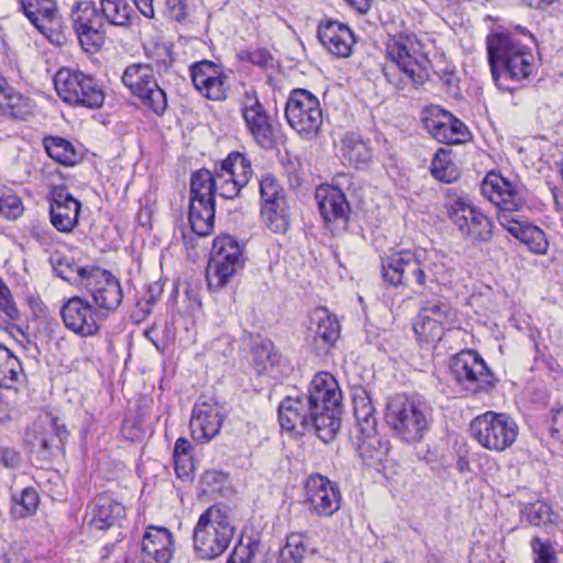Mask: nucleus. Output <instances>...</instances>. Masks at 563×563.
Returning a JSON list of instances; mask_svg holds the SVG:
<instances>
[{
	"instance_id": "obj_1",
	"label": "nucleus",
	"mask_w": 563,
	"mask_h": 563,
	"mask_svg": "<svg viewBox=\"0 0 563 563\" xmlns=\"http://www.w3.org/2000/svg\"><path fill=\"white\" fill-rule=\"evenodd\" d=\"M341 413L342 393L328 372L316 374L306 394L288 395L278 408L283 429L298 433L313 431L325 443L336 435Z\"/></svg>"
},
{
	"instance_id": "obj_2",
	"label": "nucleus",
	"mask_w": 563,
	"mask_h": 563,
	"mask_svg": "<svg viewBox=\"0 0 563 563\" xmlns=\"http://www.w3.org/2000/svg\"><path fill=\"white\" fill-rule=\"evenodd\" d=\"M516 33H496L487 38L488 62L494 80L504 87L501 79L521 81L533 71V55L531 49L518 38L523 34L528 41L534 42L533 36L525 27L516 26Z\"/></svg>"
},
{
	"instance_id": "obj_3",
	"label": "nucleus",
	"mask_w": 563,
	"mask_h": 563,
	"mask_svg": "<svg viewBox=\"0 0 563 563\" xmlns=\"http://www.w3.org/2000/svg\"><path fill=\"white\" fill-rule=\"evenodd\" d=\"M235 533L227 506L214 504L198 518L194 528V550L201 560H213L222 555Z\"/></svg>"
},
{
	"instance_id": "obj_4",
	"label": "nucleus",
	"mask_w": 563,
	"mask_h": 563,
	"mask_svg": "<svg viewBox=\"0 0 563 563\" xmlns=\"http://www.w3.org/2000/svg\"><path fill=\"white\" fill-rule=\"evenodd\" d=\"M385 420L395 435L406 443L421 442L430 429L431 408L405 394L390 397L386 404Z\"/></svg>"
},
{
	"instance_id": "obj_5",
	"label": "nucleus",
	"mask_w": 563,
	"mask_h": 563,
	"mask_svg": "<svg viewBox=\"0 0 563 563\" xmlns=\"http://www.w3.org/2000/svg\"><path fill=\"white\" fill-rule=\"evenodd\" d=\"M470 432L481 446L504 452L516 442L519 429L509 415L487 411L472 420Z\"/></svg>"
},
{
	"instance_id": "obj_6",
	"label": "nucleus",
	"mask_w": 563,
	"mask_h": 563,
	"mask_svg": "<svg viewBox=\"0 0 563 563\" xmlns=\"http://www.w3.org/2000/svg\"><path fill=\"white\" fill-rule=\"evenodd\" d=\"M57 95L67 103L98 109L103 104L104 92L96 78L77 69L62 68L54 77Z\"/></svg>"
},
{
	"instance_id": "obj_7",
	"label": "nucleus",
	"mask_w": 563,
	"mask_h": 563,
	"mask_svg": "<svg viewBox=\"0 0 563 563\" xmlns=\"http://www.w3.org/2000/svg\"><path fill=\"white\" fill-rule=\"evenodd\" d=\"M444 208L460 233L473 243L488 242L494 235L490 219L475 208L468 198L456 194L446 195Z\"/></svg>"
},
{
	"instance_id": "obj_8",
	"label": "nucleus",
	"mask_w": 563,
	"mask_h": 563,
	"mask_svg": "<svg viewBox=\"0 0 563 563\" xmlns=\"http://www.w3.org/2000/svg\"><path fill=\"white\" fill-rule=\"evenodd\" d=\"M78 284L87 297L100 310L106 319L114 312L123 300V291L119 279L110 272L99 267L80 268Z\"/></svg>"
},
{
	"instance_id": "obj_9",
	"label": "nucleus",
	"mask_w": 563,
	"mask_h": 563,
	"mask_svg": "<svg viewBox=\"0 0 563 563\" xmlns=\"http://www.w3.org/2000/svg\"><path fill=\"white\" fill-rule=\"evenodd\" d=\"M244 262L243 249L233 236L216 238L206 274L209 287L214 289L224 287L230 278L243 267Z\"/></svg>"
},
{
	"instance_id": "obj_10",
	"label": "nucleus",
	"mask_w": 563,
	"mask_h": 563,
	"mask_svg": "<svg viewBox=\"0 0 563 563\" xmlns=\"http://www.w3.org/2000/svg\"><path fill=\"white\" fill-rule=\"evenodd\" d=\"M285 117L288 124L307 140L318 135L323 122L318 98L305 89L291 91L286 103Z\"/></svg>"
},
{
	"instance_id": "obj_11",
	"label": "nucleus",
	"mask_w": 563,
	"mask_h": 563,
	"mask_svg": "<svg viewBox=\"0 0 563 563\" xmlns=\"http://www.w3.org/2000/svg\"><path fill=\"white\" fill-rule=\"evenodd\" d=\"M122 82L145 107L157 115L164 114L167 108V98L154 78L152 65L132 64L128 66L122 75Z\"/></svg>"
},
{
	"instance_id": "obj_12",
	"label": "nucleus",
	"mask_w": 563,
	"mask_h": 563,
	"mask_svg": "<svg viewBox=\"0 0 563 563\" xmlns=\"http://www.w3.org/2000/svg\"><path fill=\"white\" fill-rule=\"evenodd\" d=\"M60 317L66 329L82 338L98 334L106 320L102 310L89 298L80 296H74L62 305Z\"/></svg>"
},
{
	"instance_id": "obj_13",
	"label": "nucleus",
	"mask_w": 563,
	"mask_h": 563,
	"mask_svg": "<svg viewBox=\"0 0 563 563\" xmlns=\"http://www.w3.org/2000/svg\"><path fill=\"white\" fill-rule=\"evenodd\" d=\"M451 371L455 379L471 393L492 389L496 377L485 361L475 351H462L452 360Z\"/></svg>"
},
{
	"instance_id": "obj_14",
	"label": "nucleus",
	"mask_w": 563,
	"mask_h": 563,
	"mask_svg": "<svg viewBox=\"0 0 563 563\" xmlns=\"http://www.w3.org/2000/svg\"><path fill=\"white\" fill-rule=\"evenodd\" d=\"M419 250L400 251L382 260V277L394 287H424Z\"/></svg>"
},
{
	"instance_id": "obj_15",
	"label": "nucleus",
	"mask_w": 563,
	"mask_h": 563,
	"mask_svg": "<svg viewBox=\"0 0 563 563\" xmlns=\"http://www.w3.org/2000/svg\"><path fill=\"white\" fill-rule=\"evenodd\" d=\"M481 191L485 198L498 208V216L518 211L526 201V190L521 184L511 181L494 172L485 176Z\"/></svg>"
},
{
	"instance_id": "obj_16",
	"label": "nucleus",
	"mask_w": 563,
	"mask_h": 563,
	"mask_svg": "<svg viewBox=\"0 0 563 563\" xmlns=\"http://www.w3.org/2000/svg\"><path fill=\"white\" fill-rule=\"evenodd\" d=\"M71 21L81 46L86 51H98L104 43V20L91 1H79L71 10Z\"/></svg>"
},
{
	"instance_id": "obj_17",
	"label": "nucleus",
	"mask_w": 563,
	"mask_h": 563,
	"mask_svg": "<svg viewBox=\"0 0 563 563\" xmlns=\"http://www.w3.org/2000/svg\"><path fill=\"white\" fill-rule=\"evenodd\" d=\"M305 495L309 511L319 517H331L341 507V493L325 476L312 474L306 479Z\"/></svg>"
},
{
	"instance_id": "obj_18",
	"label": "nucleus",
	"mask_w": 563,
	"mask_h": 563,
	"mask_svg": "<svg viewBox=\"0 0 563 563\" xmlns=\"http://www.w3.org/2000/svg\"><path fill=\"white\" fill-rule=\"evenodd\" d=\"M243 119L255 142L263 148H272L276 143V130L264 106L255 93L246 92Z\"/></svg>"
},
{
	"instance_id": "obj_19",
	"label": "nucleus",
	"mask_w": 563,
	"mask_h": 563,
	"mask_svg": "<svg viewBox=\"0 0 563 563\" xmlns=\"http://www.w3.org/2000/svg\"><path fill=\"white\" fill-rule=\"evenodd\" d=\"M221 426L222 416L214 397L200 396L194 406L190 419L192 438L200 442H208L220 432Z\"/></svg>"
},
{
	"instance_id": "obj_20",
	"label": "nucleus",
	"mask_w": 563,
	"mask_h": 563,
	"mask_svg": "<svg viewBox=\"0 0 563 563\" xmlns=\"http://www.w3.org/2000/svg\"><path fill=\"white\" fill-rule=\"evenodd\" d=\"M87 526L91 532L121 528L126 517L125 507L109 495H98L89 505Z\"/></svg>"
},
{
	"instance_id": "obj_21",
	"label": "nucleus",
	"mask_w": 563,
	"mask_h": 563,
	"mask_svg": "<svg viewBox=\"0 0 563 563\" xmlns=\"http://www.w3.org/2000/svg\"><path fill=\"white\" fill-rule=\"evenodd\" d=\"M422 121L424 129L440 143L460 144L470 135L462 121L439 107L430 109Z\"/></svg>"
},
{
	"instance_id": "obj_22",
	"label": "nucleus",
	"mask_w": 563,
	"mask_h": 563,
	"mask_svg": "<svg viewBox=\"0 0 563 563\" xmlns=\"http://www.w3.org/2000/svg\"><path fill=\"white\" fill-rule=\"evenodd\" d=\"M81 203L65 186H55L49 192V219L53 227L64 233L71 232L78 224Z\"/></svg>"
},
{
	"instance_id": "obj_23",
	"label": "nucleus",
	"mask_w": 563,
	"mask_h": 563,
	"mask_svg": "<svg viewBox=\"0 0 563 563\" xmlns=\"http://www.w3.org/2000/svg\"><path fill=\"white\" fill-rule=\"evenodd\" d=\"M316 199L325 224L332 231L345 230L351 208L344 192L335 187L318 188Z\"/></svg>"
},
{
	"instance_id": "obj_24",
	"label": "nucleus",
	"mask_w": 563,
	"mask_h": 563,
	"mask_svg": "<svg viewBox=\"0 0 563 563\" xmlns=\"http://www.w3.org/2000/svg\"><path fill=\"white\" fill-rule=\"evenodd\" d=\"M190 70L192 84L203 97L217 101L225 98V77L220 66L205 59L194 64Z\"/></svg>"
},
{
	"instance_id": "obj_25",
	"label": "nucleus",
	"mask_w": 563,
	"mask_h": 563,
	"mask_svg": "<svg viewBox=\"0 0 563 563\" xmlns=\"http://www.w3.org/2000/svg\"><path fill=\"white\" fill-rule=\"evenodd\" d=\"M318 37L322 45L338 57L350 56L355 44L352 30L338 21L321 22L318 27Z\"/></svg>"
},
{
	"instance_id": "obj_26",
	"label": "nucleus",
	"mask_w": 563,
	"mask_h": 563,
	"mask_svg": "<svg viewBox=\"0 0 563 563\" xmlns=\"http://www.w3.org/2000/svg\"><path fill=\"white\" fill-rule=\"evenodd\" d=\"M308 333L317 349H329L340 335V324L327 308L318 307L310 314Z\"/></svg>"
},
{
	"instance_id": "obj_27",
	"label": "nucleus",
	"mask_w": 563,
	"mask_h": 563,
	"mask_svg": "<svg viewBox=\"0 0 563 563\" xmlns=\"http://www.w3.org/2000/svg\"><path fill=\"white\" fill-rule=\"evenodd\" d=\"M498 221L503 228L514 238L527 245L531 252L536 254H544L547 252L549 243L544 232L540 228L527 222H520L518 219L507 213H500Z\"/></svg>"
},
{
	"instance_id": "obj_28",
	"label": "nucleus",
	"mask_w": 563,
	"mask_h": 563,
	"mask_svg": "<svg viewBox=\"0 0 563 563\" xmlns=\"http://www.w3.org/2000/svg\"><path fill=\"white\" fill-rule=\"evenodd\" d=\"M20 10L43 34L51 32L52 26L59 20L56 0H20Z\"/></svg>"
},
{
	"instance_id": "obj_29",
	"label": "nucleus",
	"mask_w": 563,
	"mask_h": 563,
	"mask_svg": "<svg viewBox=\"0 0 563 563\" xmlns=\"http://www.w3.org/2000/svg\"><path fill=\"white\" fill-rule=\"evenodd\" d=\"M387 56L390 59L389 68L396 67L399 69L404 77L413 85L423 82L424 76L420 63L402 41L394 40L389 43L387 45Z\"/></svg>"
},
{
	"instance_id": "obj_30",
	"label": "nucleus",
	"mask_w": 563,
	"mask_h": 563,
	"mask_svg": "<svg viewBox=\"0 0 563 563\" xmlns=\"http://www.w3.org/2000/svg\"><path fill=\"white\" fill-rule=\"evenodd\" d=\"M0 113L10 119L25 120L31 113L30 100L7 85L1 77Z\"/></svg>"
},
{
	"instance_id": "obj_31",
	"label": "nucleus",
	"mask_w": 563,
	"mask_h": 563,
	"mask_svg": "<svg viewBox=\"0 0 563 563\" xmlns=\"http://www.w3.org/2000/svg\"><path fill=\"white\" fill-rule=\"evenodd\" d=\"M341 152L343 159L355 168L367 166L373 156L368 142L355 133H350L342 139Z\"/></svg>"
},
{
	"instance_id": "obj_32",
	"label": "nucleus",
	"mask_w": 563,
	"mask_h": 563,
	"mask_svg": "<svg viewBox=\"0 0 563 563\" xmlns=\"http://www.w3.org/2000/svg\"><path fill=\"white\" fill-rule=\"evenodd\" d=\"M68 432L59 419L54 417L49 419L48 429L40 434H35L33 440H30L32 448L37 450L46 459L51 455L53 449H59L64 445Z\"/></svg>"
},
{
	"instance_id": "obj_33",
	"label": "nucleus",
	"mask_w": 563,
	"mask_h": 563,
	"mask_svg": "<svg viewBox=\"0 0 563 563\" xmlns=\"http://www.w3.org/2000/svg\"><path fill=\"white\" fill-rule=\"evenodd\" d=\"M421 268L424 273V286L428 283L446 284L451 271L444 263V256L435 251L419 250Z\"/></svg>"
},
{
	"instance_id": "obj_34",
	"label": "nucleus",
	"mask_w": 563,
	"mask_h": 563,
	"mask_svg": "<svg viewBox=\"0 0 563 563\" xmlns=\"http://www.w3.org/2000/svg\"><path fill=\"white\" fill-rule=\"evenodd\" d=\"M103 20L120 27H130L137 18L128 0H100Z\"/></svg>"
},
{
	"instance_id": "obj_35",
	"label": "nucleus",
	"mask_w": 563,
	"mask_h": 563,
	"mask_svg": "<svg viewBox=\"0 0 563 563\" xmlns=\"http://www.w3.org/2000/svg\"><path fill=\"white\" fill-rule=\"evenodd\" d=\"M354 415L362 432H374L376 428L375 408L369 393L362 386L353 388Z\"/></svg>"
},
{
	"instance_id": "obj_36",
	"label": "nucleus",
	"mask_w": 563,
	"mask_h": 563,
	"mask_svg": "<svg viewBox=\"0 0 563 563\" xmlns=\"http://www.w3.org/2000/svg\"><path fill=\"white\" fill-rule=\"evenodd\" d=\"M362 433L364 439L360 444V456L363 463L369 467L382 465L389 452V442L383 441L375 431Z\"/></svg>"
},
{
	"instance_id": "obj_37",
	"label": "nucleus",
	"mask_w": 563,
	"mask_h": 563,
	"mask_svg": "<svg viewBox=\"0 0 563 563\" xmlns=\"http://www.w3.org/2000/svg\"><path fill=\"white\" fill-rule=\"evenodd\" d=\"M205 201L189 203V223L192 231L200 236L209 235L214 224V203Z\"/></svg>"
},
{
	"instance_id": "obj_38",
	"label": "nucleus",
	"mask_w": 563,
	"mask_h": 563,
	"mask_svg": "<svg viewBox=\"0 0 563 563\" xmlns=\"http://www.w3.org/2000/svg\"><path fill=\"white\" fill-rule=\"evenodd\" d=\"M43 145L47 155L62 165L74 166L80 161V154L66 139L46 136L43 140Z\"/></svg>"
},
{
	"instance_id": "obj_39",
	"label": "nucleus",
	"mask_w": 563,
	"mask_h": 563,
	"mask_svg": "<svg viewBox=\"0 0 563 563\" xmlns=\"http://www.w3.org/2000/svg\"><path fill=\"white\" fill-rule=\"evenodd\" d=\"M261 214L265 225L275 233L287 232L290 224L289 205L287 201L262 205Z\"/></svg>"
},
{
	"instance_id": "obj_40",
	"label": "nucleus",
	"mask_w": 563,
	"mask_h": 563,
	"mask_svg": "<svg viewBox=\"0 0 563 563\" xmlns=\"http://www.w3.org/2000/svg\"><path fill=\"white\" fill-rule=\"evenodd\" d=\"M216 179L213 174L208 169H199L191 176L190 183V202H206L214 203V196L217 192Z\"/></svg>"
},
{
	"instance_id": "obj_41",
	"label": "nucleus",
	"mask_w": 563,
	"mask_h": 563,
	"mask_svg": "<svg viewBox=\"0 0 563 563\" xmlns=\"http://www.w3.org/2000/svg\"><path fill=\"white\" fill-rule=\"evenodd\" d=\"M23 374L20 360L0 344V388H14Z\"/></svg>"
},
{
	"instance_id": "obj_42",
	"label": "nucleus",
	"mask_w": 563,
	"mask_h": 563,
	"mask_svg": "<svg viewBox=\"0 0 563 563\" xmlns=\"http://www.w3.org/2000/svg\"><path fill=\"white\" fill-rule=\"evenodd\" d=\"M420 312L431 319L441 321L448 328H452L456 322L455 310L451 307L448 299L443 297H432L421 303Z\"/></svg>"
},
{
	"instance_id": "obj_43",
	"label": "nucleus",
	"mask_w": 563,
	"mask_h": 563,
	"mask_svg": "<svg viewBox=\"0 0 563 563\" xmlns=\"http://www.w3.org/2000/svg\"><path fill=\"white\" fill-rule=\"evenodd\" d=\"M449 328L439 320L419 312L413 321V331L421 343L438 342Z\"/></svg>"
},
{
	"instance_id": "obj_44",
	"label": "nucleus",
	"mask_w": 563,
	"mask_h": 563,
	"mask_svg": "<svg viewBox=\"0 0 563 563\" xmlns=\"http://www.w3.org/2000/svg\"><path fill=\"white\" fill-rule=\"evenodd\" d=\"M432 176L443 183H453L459 176V169L452 161L451 153L439 148L432 159L430 167Z\"/></svg>"
},
{
	"instance_id": "obj_45",
	"label": "nucleus",
	"mask_w": 563,
	"mask_h": 563,
	"mask_svg": "<svg viewBox=\"0 0 563 563\" xmlns=\"http://www.w3.org/2000/svg\"><path fill=\"white\" fill-rule=\"evenodd\" d=\"M213 179H216V188L219 195L224 199H233L239 196L243 184H236L238 178L233 172L228 170V167L221 162L219 167H216Z\"/></svg>"
},
{
	"instance_id": "obj_46",
	"label": "nucleus",
	"mask_w": 563,
	"mask_h": 563,
	"mask_svg": "<svg viewBox=\"0 0 563 563\" xmlns=\"http://www.w3.org/2000/svg\"><path fill=\"white\" fill-rule=\"evenodd\" d=\"M252 355L255 364L261 367L260 372L276 366L282 357L274 343L268 339L255 342L252 346Z\"/></svg>"
},
{
	"instance_id": "obj_47",
	"label": "nucleus",
	"mask_w": 563,
	"mask_h": 563,
	"mask_svg": "<svg viewBox=\"0 0 563 563\" xmlns=\"http://www.w3.org/2000/svg\"><path fill=\"white\" fill-rule=\"evenodd\" d=\"M307 552L305 536L291 533L284 548L280 549L277 563H300Z\"/></svg>"
},
{
	"instance_id": "obj_48",
	"label": "nucleus",
	"mask_w": 563,
	"mask_h": 563,
	"mask_svg": "<svg viewBox=\"0 0 563 563\" xmlns=\"http://www.w3.org/2000/svg\"><path fill=\"white\" fill-rule=\"evenodd\" d=\"M521 515L533 527H547L554 520V512L551 507L543 501H536L525 505Z\"/></svg>"
},
{
	"instance_id": "obj_49",
	"label": "nucleus",
	"mask_w": 563,
	"mask_h": 563,
	"mask_svg": "<svg viewBox=\"0 0 563 563\" xmlns=\"http://www.w3.org/2000/svg\"><path fill=\"white\" fill-rule=\"evenodd\" d=\"M262 205L287 201L286 191L279 180L272 174H265L260 180Z\"/></svg>"
},
{
	"instance_id": "obj_50",
	"label": "nucleus",
	"mask_w": 563,
	"mask_h": 563,
	"mask_svg": "<svg viewBox=\"0 0 563 563\" xmlns=\"http://www.w3.org/2000/svg\"><path fill=\"white\" fill-rule=\"evenodd\" d=\"M222 163L228 167V170L233 172V175L238 178L236 184H243L244 186L249 184L253 170L251 161L244 154L232 152Z\"/></svg>"
},
{
	"instance_id": "obj_51",
	"label": "nucleus",
	"mask_w": 563,
	"mask_h": 563,
	"mask_svg": "<svg viewBox=\"0 0 563 563\" xmlns=\"http://www.w3.org/2000/svg\"><path fill=\"white\" fill-rule=\"evenodd\" d=\"M12 512L19 518L27 517L37 509L40 497L34 488H24L19 496L13 497Z\"/></svg>"
},
{
	"instance_id": "obj_52",
	"label": "nucleus",
	"mask_w": 563,
	"mask_h": 563,
	"mask_svg": "<svg viewBox=\"0 0 563 563\" xmlns=\"http://www.w3.org/2000/svg\"><path fill=\"white\" fill-rule=\"evenodd\" d=\"M23 212V205L15 194L10 189L0 191V216L7 219H16Z\"/></svg>"
},
{
	"instance_id": "obj_53",
	"label": "nucleus",
	"mask_w": 563,
	"mask_h": 563,
	"mask_svg": "<svg viewBox=\"0 0 563 563\" xmlns=\"http://www.w3.org/2000/svg\"><path fill=\"white\" fill-rule=\"evenodd\" d=\"M227 482V475L223 472L210 470L206 471L200 479V487L203 494L221 493Z\"/></svg>"
},
{
	"instance_id": "obj_54",
	"label": "nucleus",
	"mask_w": 563,
	"mask_h": 563,
	"mask_svg": "<svg viewBox=\"0 0 563 563\" xmlns=\"http://www.w3.org/2000/svg\"><path fill=\"white\" fill-rule=\"evenodd\" d=\"M531 549L534 554V563H555V551L550 541L534 537L531 540Z\"/></svg>"
},
{
	"instance_id": "obj_55",
	"label": "nucleus",
	"mask_w": 563,
	"mask_h": 563,
	"mask_svg": "<svg viewBox=\"0 0 563 563\" xmlns=\"http://www.w3.org/2000/svg\"><path fill=\"white\" fill-rule=\"evenodd\" d=\"M240 59L249 62L253 65L265 67L271 60L272 55L265 48H256L254 51H243L240 53Z\"/></svg>"
},
{
	"instance_id": "obj_56",
	"label": "nucleus",
	"mask_w": 563,
	"mask_h": 563,
	"mask_svg": "<svg viewBox=\"0 0 563 563\" xmlns=\"http://www.w3.org/2000/svg\"><path fill=\"white\" fill-rule=\"evenodd\" d=\"M552 418H551V428L550 433L552 439L558 442L563 441V404H558L555 408L552 409Z\"/></svg>"
},
{
	"instance_id": "obj_57",
	"label": "nucleus",
	"mask_w": 563,
	"mask_h": 563,
	"mask_svg": "<svg viewBox=\"0 0 563 563\" xmlns=\"http://www.w3.org/2000/svg\"><path fill=\"white\" fill-rule=\"evenodd\" d=\"M257 548L258 543L253 541L247 544L240 543L234 548L232 554L239 559V563H251Z\"/></svg>"
},
{
	"instance_id": "obj_58",
	"label": "nucleus",
	"mask_w": 563,
	"mask_h": 563,
	"mask_svg": "<svg viewBox=\"0 0 563 563\" xmlns=\"http://www.w3.org/2000/svg\"><path fill=\"white\" fill-rule=\"evenodd\" d=\"M81 267L77 266L75 263H69L66 258L65 260H60L55 266H54V271L56 272V274L67 280V282H73L75 280L74 278V274H76L78 276V269H80Z\"/></svg>"
},
{
	"instance_id": "obj_59",
	"label": "nucleus",
	"mask_w": 563,
	"mask_h": 563,
	"mask_svg": "<svg viewBox=\"0 0 563 563\" xmlns=\"http://www.w3.org/2000/svg\"><path fill=\"white\" fill-rule=\"evenodd\" d=\"M178 457L174 455L175 472L180 479L186 481L192 471V459L191 456Z\"/></svg>"
},
{
	"instance_id": "obj_60",
	"label": "nucleus",
	"mask_w": 563,
	"mask_h": 563,
	"mask_svg": "<svg viewBox=\"0 0 563 563\" xmlns=\"http://www.w3.org/2000/svg\"><path fill=\"white\" fill-rule=\"evenodd\" d=\"M166 11L172 19L177 21L186 15L185 0H165Z\"/></svg>"
},
{
	"instance_id": "obj_61",
	"label": "nucleus",
	"mask_w": 563,
	"mask_h": 563,
	"mask_svg": "<svg viewBox=\"0 0 563 563\" xmlns=\"http://www.w3.org/2000/svg\"><path fill=\"white\" fill-rule=\"evenodd\" d=\"M134 7L140 11L142 15L147 19H153L155 15L153 1L154 0H131Z\"/></svg>"
},
{
	"instance_id": "obj_62",
	"label": "nucleus",
	"mask_w": 563,
	"mask_h": 563,
	"mask_svg": "<svg viewBox=\"0 0 563 563\" xmlns=\"http://www.w3.org/2000/svg\"><path fill=\"white\" fill-rule=\"evenodd\" d=\"M1 460L5 466L16 467L20 463V455L11 449H4L1 452Z\"/></svg>"
},
{
	"instance_id": "obj_63",
	"label": "nucleus",
	"mask_w": 563,
	"mask_h": 563,
	"mask_svg": "<svg viewBox=\"0 0 563 563\" xmlns=\"http://www.w3.org/2000/svg\"><path fill=\"white\" fill-rule=\"evenodd\" d=\"M191 444L190 442L185 438L177 439L174 448V455L175 456H191L190 455Z\"/></svg>"
},
{
	"instance_id": "obj_64",
	"label": "nucleus",
	"mask_w": 563,
	"mask_h": 563,
	"mask_svg": "<svg viewBox=\"0 0 563 563\" xmlns=\"http://www.w3.org/2000/svg\"><path fill=\"white\" fill-rule=\"evenodd\" d=\"M164 56L159 59H155L151 65L153 66V69L155 68L156 71L161 73V71H167V69L170 67L172 65V57L170 55L168 54V52L166 49H164Z\"/></svg>"
}]
</instances>
